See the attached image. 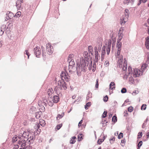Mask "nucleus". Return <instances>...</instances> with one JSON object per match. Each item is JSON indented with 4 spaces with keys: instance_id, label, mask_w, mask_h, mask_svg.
Returning <instances> with one entry per match:
<instances>
[{
    "instance_id": "obj_29",
    "label": "nucleus",
    "mask_w": 149,
    "mask_h": 149,
    "mask_svg": "<svg viewBox=\"0 0 149 149\" xmlns=\"http://www.w3.org/2000/svg\"><path fill=\"white\" fill-rule=\"evenodd\" d=\"M42 112L41 111L37 112L35 114L36 117L38 119L40 118V117Z\"/></svg>"
},
{
    "instance_id": "obj_55",
    "label": "nucleus",
    "mask_w": 149,
    "mask_h": 149,
    "mask_svg": "<svg viewBox=\"0 0 149 149\" xmlns=\"http://www.w3.org/2000/svg\"><path fill=\"white\" fill-rule=\"evenodd\" d=\"M24 54H26L28 56V58H29V54L28 51V50H26L25 51V52H24Z\"/></svg>"
},
{
    "instance_id": "obj_30",
    "label": "nucleus",
    "mask_w": 149,
    "mask_h": 149,
    "mask_svg": "<svg viewBox=\"0 0 149 149\" xmlns=\"http://www.w3.org/2000/svg\"><path fill=\"white\" fill-rule=\"evenodd\" d=\"M42 102V103L43 106L44 105L45 106H46L48 104L47 100L46 99H43Z\"/></svg>"
},
{
    "instance_id": "obj_40",
    "label": "nucleus",
    "mask_w": 149,
    "mask_h": 149,
    "mask_svg": "<svg viewBox=\"0 0 149 149\" xmlns=\"http://www.w3.org/2000/svg\"><path fill=\"white\" fill-rule=\"evenodd\" d=\"M131 0H125L123 2L124 4H127L128 5L129 3L130 2Z\"/></svg>"
},
{
    "instance_id": "obj_4",
    "label": "nucleus",
    "mask_w": 149,
    "mask_h": 149,
    "mask_svg": "<svg viewBox=\"0 0 149 149\" xmlns=\"http://www.w3.org/2000/svg\"><path fill=\"white\" fill-rule=\"evenodd\" d=\"M60 76L61 78V79L64 81L65 79L66 81H68L70 79V77L68 73L67 72H62Z\"/></svg>"
},
{
    "instance_id": "obj_48",
    "label": "nucleus",
    "mask_w": 149,
    "mask_h": 149,
    "mask_svg": "<svg viewBox=\"0 0 149 149\" xmlns=\"http://www.w3.org/2000/svg\"><path fill=\"white\" fill-rule=\"evenodd\" d=\"M7 15H8V17H10L11 18L14 16V15L13 13H12L10 12L8 14H7Z\"/></svg>"
},
{
    "instance_id": "obj_53",
    "label": "nucleus",
    "mask_w": 149,
    "mask_h": 149,
    "mask_svg": "<svg viewBox=\"0 0 149 149\" xmlns=\"http://www.w3.org/2000/svg\"><path fill=\"white\" fill-rule=\"evenodd\" d=\"M62 124H60L59 125H57L56 127V128L57 129V130H59L62 127Z\"/></svg>"
},
{
    "instance_id": "obj_24",
    "label": "nucleus",
    "mask_w": 149,
    "mask_h": 149,
    "mask_svg": "<svg viewBox=\"0 0 149 149\" xmlns=\"http://www.w3.org/2000/svg\"><path fill=\"white\" fill-rule=\"evenodd\" d=\"M121 50H117V58H122L123 57V56L122 55L120 54Z\"/></svg>"
},
{
    "instance_id": "obj_11",
    "label": "nucleus",
    "mask_w": 149,
    "mask_h": 149,
    "mask_svg": "<svg viewBox=\"0 0 149 149\" xmlns=\"http://www.w3.org/2000/svg\"><path fill=\"white\" fill-rule=\"evenodd\" d=\"M111 42L110 40L108 41L107 43V46L106 48V50L107 51V54L109 55V54L111 48Z\"/></svg>"
},
{
    "instance_id": "obj_62",
    "label": "nucleus",
    "mask_w": 149,
    "mask_h": 149,
    "mask_svg": "<svg viewBox=\"0 0 149 149\" xmlns=\"http://www.w3.org/2000/svg\"><path fill=\"white\" fill-rule=\"evenodd\" d=\"M93 47L91 46H89L88 47V51L93 50Z\"/></svg>"
},
{
    "instance_id": "obj_47",
    "label": "nucleus",
    "mask_w": 149,
    "mask_h": 149,
    "mask_svg": "<svg viewBox=\"0 0 149 149\" xmlns=\"http://www.w3.org/2000/svg\"><path fill=\"white\" fill-rule=\"evenodd\" d=\"M127 91V90L126 88H123L122 90H121V93H126Z\"/></svg>"
},
{
    "instance_id": "obj_25",
    "label": "nucleus",
    "mask_w": 149,
    "mask_h": 149,
    "mask_svg": "<svg viewBox=\"0 0 149 149\" xmlns=\"http://www.w3.org/2000/svg\"><path fill=\"white\" fill-rule=\"evenodd\" d=\"M59 87L58 86H56L54 88V91L57 94L58 93H60V90L61 89H60V88H59Z\"/></svg>"
},
{
    "instance_id": "obj_46",
    "label": "nucleus",
    "mask_w": 149,
    "mask_h": 149,
    "mask_svg": "<svg viewBox=\"0 0 149 149\" xmlns=\"http://www.w3.org/2000/svg\"><path fill=\"white\" fill-rule=\"evenodd\" d=\"M146 108V104H143L141 107V109L142 110H145Z\"/></svg>"
},
{
    "instance_id": "obj_14",
    "label": "nucleus",
    "mask_w": 149,
    "mask_h": 149,
    "mask_svg": "<svg viewBox=\"0 0 149 149\" xmlns=\"http://www.w3.org/2000/svg\"><path fill=\"white\" fill-rule=\"evenodd\" d=\"M102 53L101 54V60H103L104 57V55L105 54V47L104 46L102 47Z\"/></svg>"
},
{
    "instance_id": "obj_22",
    "label": "nucleus",
    "mask_w": 149,
    "mask_h": 149,
    "mask_svg": "<svg viewBox=\"0 0 149 149\" xmlns=\"http://www.w3.org/2000/svg\"><path fill=\"white\" fill-rule=\"evenodd\" d=\"M122 46V43L121 42H120L119 41L118 42V41H117L116 44V47L117 48V50H121V48Z\"/></svg>"
},
{
    "instance_id": "obj_34",
    "label": "nucleus",
    "mask_w": 149,
    "mask_h": 149,
    "mask_svg": "<svg viewBox=\"0 0 149 149\" xmlns=\"http://www.w3.org/2000/svg\"><path fill=\"white\" fill-rule=\"evenodd\" d=\"M62 88H63L65 90L67 88L65 83L64 81L62 82Z\"/></svg>"
},
{
    "instance_id": "obj_12",
    "label": "nucleus",
    "mask_w": 149,
    "mask_h": 149,
    "mask_svg": "<svg viewBox=\"0 0 149 149\" xmlns=\"http://www.w3.org/2000/svg\"><path fill=\"white\" fill-rule=\"evenodd\" d=\"M84 59L85 61V62H87V64L88 65V64L89 62L88 61V54L87 52L85 51L84 52Z\"/></svg>"
},
{
    "instance_id": "obj_13",
    "label": "nucleus",
    "mask_w": 149,
    "mask_h": 149,
    "mask_svg": "<svg viewBox=\"0 0 149 149\" xmlns=\"http://www.w3.org/2000/svg\"><path fill=\"white\" fill-rule=\"evenodd\" d=\"M22 1L20 0H18L16 2V6L17 9L19 10L21 8Z\"/></svg>"
},
{
    "instance_id": "obj_56",
    "label": "nucleus",
    "mask_w": 149,
    "mask_h": 149,
    "mask_svg": "<svg viewBox=\"0 0 149 149\" xmlns=\"http://www.w3.org/2000/svg\"><path fill=\"white\" fill-rule=\"evenodd\" d=\"M25 140H24L23 139H22V140H19L18 141V143L20 145H21V144L22 143L23 141H24Z\"/></svg>"
},
{
    "instance_id": "obj_10",
    "label": "nucleus",
    "mask_w": 149,
    "mask_h": 149,
    "mask_svg": "<svg viewBox=\"0 0 149 149\" xmlns=\"http://www.w3.org/2000/svg\"><path fill=\"white\" fill-rule=\"evenodd\" d=\"M97 50L95 49V59L93 61L97 63L99 60L100 59V56H98V52L97 51Z\"/></svg>"
},
{
    "instance_id": "obj_28",
    "label": "nucleus",
    "mask_w": 149,
    "mask_h": 149,
    "mask_svg": "<svg viewBox=\"0 0 149 149\" xmlns=\"http://www.w3.org/2000/svg\"><path fill=\"white\" fill-rule=\"evenodd\" d=\"M76 137L75 136H73L72 137V139L70 141V144H74L76 141Z\"/></svg>"
},
{
    "instance_id": "obj_41",
    "label": "nucleus",
    "mask_w": 149,
    "mask_h": 149,
    "mask_svg": "<svg viewBox=\"0 0 149 149\" xmlns=\"http://www.w3.org/2000/svg\"><path fill=\"white\" fill-rule=\"evenodd\" d=\"M21 15V13L20 11L18 12L15 14V16L17 17H19Z\"/></svg>"
},
{
    "instance_id": "obj_1",
    "label": "nucleus",
    "mask_w": 149,
    "mask_h": 149,
    "mask_svg": "<svg viewBox=\"0 0 149 149\" xmlns=\"http://www.w3.org/2000/svg\"><path fill=\"white\" fill-rule=\"evenodd\" d=\"M88 66L87 62H85L83 58H81L80 60H78L77 63L76 70L77 75L79 76L81 74L82 71H85L86 67Z\"/></svg>"
},
{
    "instance_id": "obj_45",
    "label": "nucleus",
    "mask_w": 149,
    "mask_h": 149,
    "mask_svg": "<svg viewBox=\"0 0 149 149\" xmlns=\"http://www.w3.org/2000/svg\"><path fill=\"white\" fill-rule=\"evenodd\" d=\"M95 66H96V62L93 61V69H92V71H94L95 69Z\"/></svg>"
},
{
    "instance_id": "obj_52",
    "label": "nucleus",
    "mask_w": 149,
    "mask_h": 149,
    "mask_svg": "<svg viewBox=\"0 0 149 149\" xmlns=\"http://www.w3.org/2000/svg\"><path fill=\"white\" fill-rule=\"evenodd\" d=\"M122 37L123 35L122 34H120L119 36V38H118L117 41H118V42H120L122 39Z\"/></svg>"
},
{
    "instance_id": "obj_26",
    "label": "nucleus",
    "mask_w": 149,
    "mask_h": 149,
    "mask_svg": "<svg viewBox=\"0 0 149 149\" xmlns=\"http://www.w3.org/2000/svg\"><path fill=\"white\" fill-rule=\"evenodd\" d=\"M64 112H63L61 114H58L57 115V116L56 117L57 120H58L60 119L61 118L64 116Z\"/></svg>"
},
{
    "instance_id": "obj_36",
    "label": "nucleus",
    "mask_w": 149,
    "mask_h": 149,
    "mask_svg": "<svg viewBox=\"0 0 149 149\" xmlns=\"http://www.w3.org/2000/svg\"><path fill=\"white\" fill-rule=\"evenodd\" d=\"M112 121L114 123L116 122L117 121V118L116 116H114L112 118Z\"/></svg>"
},
{
    "instance_id": "obj_58",
    "label": "nucleus",
    "mask_w": 149,
    "mask_h": 149,
    "mask_svg": "<svg viewBox=\"0 0 149 149\" xmlns=\"http://www.w3.org/2000/svg\"><path fill=\"white\" fill-rule=\"evenodd\" d=\"M115 140V139L114 137L112 138L110 140V141L111 143H113V141H114Z\"/></svg>"
},
{
    "instance_id": "obj_39",
    "label": "nucleus",
    "mask_w": 149,
    "mask_h": 149,
    "mask_svg": "<svg viewBox=\"0 0 149 149\" xmlns=\"http://www.w3.org/2000/svg\"><path fill=\"white\" fill-rule=\"evenodd\" d=\"M142 141H140L139 142L138 145V148L137 149H139L141 146H142Z\"/></svg>"
},
{
    "instance_id": "obj_64",
    "label": "nucleus",
    "mask_w": 149,
    "mask_h": 149,
    "mask_svg": "<svg viewBox=\"0 0 149 149\" xmlns=\"http://www.w3.org/2000/svg\"><path fill=\"white\" fill-rule=\"evenodd\" d=\"M88 52L89 54H91L92 55L93 54V50H91L88 51Z\"/></svg>"
},
{
    "instance_id": "obj_35",
    "label": "nucleus",
    "mask_w": 149,
    "mask_h": 149,
    "mask_svg": "<svg viewBox=\"0 0 149 149\" xmlns=\"http://www.w3.org/2000/svg\"><path fill=\"white\" fill-rule=\"evenodd\" d=\"M82 134H80L79 135L78 137V141H80L82 139Z\"/></svg>"
},
{
    "instance_id": "obj_32",
    "label": "nucleus",
    "mask_w": 149,
    "mask_h": 149,
    "mask_svg": "<svg viewBox=\"0 0 149 149\" xmlns=\"http://www.w3.org/2000/svg\"><path fill=\"white\" fill-rule=\"evenodd\" d=\"M74 57L73 54H70L69 56L68 57V61H71V60H74L72 59L73 57Z\"/></svg>"
},
{
    "instance_id": "obj_43",
    "label": "nucleus",
    "mask_w": 149,
    "mask_h": 149,
    "mask_svg": "<svg viewBox=\"0 0 149 149\" xmlns=\"http://www.w3.org/2000/svg\"><path fill=\"white\" fill-rule=\"evenodd\" d=\"M107 111H104L102 115V117L103 118H105L107 116Z\"/></svg>"
},
{
    "instance_id": "obj_37",
    "label": "nucleus",
    "mask_w": 149,
    "mask_h": 149,
    "mask_svg": "<svg viewBox=\"0 0 149 149\" xmlns=\"http://www.w3.org/2000/svg\"><path fill=\"white\" fill-rule=\"evenodd\" d=\"M18 139V137H17V136H14L13 138L12 141L13 142H15L17 141Z\"/></svg>"
},
{
    "instance_id": "obj_9",
    "label": "nucleus",
    "mask_w": 149,
    "mask_h": 149,
    "mask_svg": "<svg viewBox=\"0 0 149 149\" xmlns=\"http://www.w3.org/2000/svg\"><path fill=\"white\" fill-rule=\"evenodd\" d=\"M34 54L36 55V56L37 57H39L38 56L40 55L41 51L39 47H37L34 49Z\"/></svg>"
},
{
    "instance_id": "obj_15",
    "label": "nucleus",
    "mask_w": 149,
    "mask_h": 149,
    "mask_svg": "<svg viewBox=\"0 0 149 149\" xmlns=\"http://www.w3.org/2000/svg\"><path fill=\"white\" fill-rule=\"evenodd\" d=\"M27 138V141L28 142L29 144L33 143L34 137L33 136H31H31H30V137H29Z\"/></svg>"
},
{
    "instance_id": "obj_16",
    "label": "nucleus",
    "mask_w": 149,
    "mask_h": 149,
    "mask_svg": "<svg viewBox=\"0 0 149 149\" xmlns=\"http://www.w3.org/2000/svg\"><path fill=\"white\" fill-rule=\"evenodd\" d=\"M109 89L110 92H111L110 91V89L111 90H114L115 89V84L113 82H111V83L109 84Z\"/></svg>"
},
{
    "instance_id": "obj_50",
    "label": "nucleus",
    "mask_w": 149,
    "mask_h": 149,
    "mask_svg": "<svg viewBox=\"0 0 149 149\" xmlns=\"http://www.w3.org/2000/svg\"><path fill=\"white\" fill-rule=\"evenodd\" d=\"M6 26L4 24L2 25L1 28V29L4 31L5 30Z\"/></svg>"
},
{
    "instance_id": "obj_63",
    "label": "nucleus",
    "mask_w": 149,
    "mask_h": 149,
    "mask_svg": "<svg viewBox=\"0 0 149 149\" xmlns=\"http://www.w3.org/2000/svg\"><path fill=\"white\" fill-rule=\"evenodd\" d=\"M4 31L2 30H0V36H1L3 34Z\"/></svg>"
},
{
    "instance_id": "obj_8",
    "label": "nucleus",
    "mask_w": 149,
    "mask_h": 149,
    "mask_svg": "<svg viewBox=\"0 0 149 149\" xmlns=\"http://www.w3.org/2000/svg\"><path fill=\"white\" fill-rule=\"evenodd\" d=\"M142 72L137 69H134L133 72L134 76L135 77H139L141 75H142Z\"/></svg>"
},
{
    "instance_id": "obj_33",
    "label": "nucleus",
    "mask_w": 149,
    "mask_h": 149,
    "mask_svg": "<svg viewBox=\"0 0 149 149\" xmlns=\"http://www.w3.org/2000/svg\"><path fill=\"white\" fill-rule=\"evenodd\" d=\"M39 123L42 126H44L45 124V121L42 120H41L40 121Z\"/></svg>"
},
{
    "instance_id": "obj_2",
    "label": "nucleus",
    "mask_w": 149,
    "mask_h": 149,
    "mask_svg": "<svg viewBox=\"0 0 149 149\" xmlns=\"http://www.w3.org/2000/svg\"><path fill=\"white\" fill-rule=\"evenodd\" d=\"M125 17L123 16L121 17L120 19V23L121 24H124L127 21L129 14V10L127 9H125Z\"/></svg>"
},
{
    "instance_id": "obj_20",
    "label": "nucleus",
    "mask_w": 149,
    "mask_h": 149,
    "mask_svg": "<svg viewBox=\"0 0 149 149\" xmlns=\"http://www.w3.org/2000/svg\"><path fill=\"white\" fill-rule=\"evenodd\" d=\"M59 97L58 96H54L53 97V102L55 103L57 102L59 100Z\"/></svg>"
},
{
    "instance_id": "obj_60",
    "label": "nucleus",
    "mask_w": 149,
    "mask_h": 149,
    "mask_svg": "<svg viewBox=\"0 0 149 149\" xmlns=\"http://www.w3.org/2000/svg\"><path fill=\"white\" fill-rule=\"evenodd\" d=\"M103 141V140L102 141V139H100L98 140L97 141V143L98 144H100L101 143L102 141Z\"/></svg>"
},
{
    "instance_id": "obj_61",
    "label": "nucleus",
    "mask_w": 149,
    "mask_h": 149,
    "mask_svg": "<svg viewBox=\"0 0 149 149\" xmlns=\"http://www.w3.org/2000/svg\"><path fill=\"white\" fill-rule=\"evenodd\" d=\"M90 64L89 65V70H91V67L90 68V67H91V66H92V61L91 60H90Z\"/></svg>"
},
{
    "instance_id": "obj_23",
    "label": "nucleus",
    "mask_w": 149,
    "mask_h": 149,
    "mask_svg": "<svg viewBox=\"0 0 149 149\" xmlns=\"http://www.w3.org/2000/svg\"><path fill=\"white\" fill-rule=\"evenodd\" d=\"M21 148L23 149H25L26 148L27 146H26L25 140L23 141L22 143L21 144Z\"/></svg>"
},
{
    "instance_id": "obj_27",
    "label": "nucleus",
    "mask_w": 149,
    "mask_h": 149,
    "mask_svg": "<svg viewBox=\"0 0 149 149\" xmlns=\"http://www.w3.org/2000/svg\"><path fill=\"white\" fill-rule=\"evenodd\" d=\"M63 82V81L62 80H59L58 81L57 86L59 87V88H60V89H62V82Z\"/></svg>"
},
{
    "instance_id": "obj_51",
    "label": "nucleus",
    "mask_w": 149,
    "mask_h": 149,
    "mask_svg": "<svg viewBox=\"0 0 149 149\" xmlns=\"http://www.w3.org/2000/svg\"><path fill=\"white\" fill-rule=\"evenodd\" d=\"M123 134L122 133H120L119 134L118 136V139H120L121 138L123 137Z\"/></svg>"
},
{
    "instance_id": "obj_7",
    "label": "nucleus",
    "mask_w": 149,
    "mask_h": 149,
    "mask_svg": "<svg viewBox=\"0 0 149 149\" xmlns=\"http://www.w3.org/2000/svg\"><path fill=\"white\" fill-rule=\"evenodd\" d=\"M29 135V132H24L22 134H19L18 136V138L19 140H22L25 138L27 139Z\"/></svg>"
},
{
    "instance_id": "obj_21",
    "label": "nucleus",
    "mask_w": 149,
    "mask_h": 149,
    "mask_svg": "<svg viewBox=\"0 0 149 149\" xmlns=\"http://www.w3.org/2000/svg\"><path fill=\"white\" fill-rule=\"evenodd\" d=\"M54 93V91L52 88H50L48 90L47 93L49 97L51 96Z\"/></svg>"
},
{
    "instance_id": "obj_18",
    "label": "nucleus",
    "mask_w": 149,
    "mask_h": 149,
    "mask_svg": "<svg viewBox=\"0 0 149 149\" xmlns=\"http://www.w3.org/2000/svg\"><path fill=\"white\" fill-rule=\"evenodd\" d=\"M145 46L147 49H149V37H148L146 38Z\"/></svg>"
},
{
    "instance_id": "obj_38",
    "label": "nucleus",
    "mask_w": 149,
    "mask_h": 149,
    "mask_svg": "<svg viewBox=\"0 0 149 149\" xmlns=\"http://www.w3.org/2000/svg\"><path fill=\"white\" fill-rule=\"evenodd\" d=\"M128 71L129 74H131L133 72L132 68L130 67H129L128 68Z\"/></svg>"
},
{
    "instance_id": "obj_5",
    "label": "nucleus",
    "mask_w": 149,
    "mask_h": 149,
    "mask_svg": "<svg viewBox=\"0 0 149 149\" xmlns=\"http://www.w3.org/2000/svg\"><path fill=\"white\" fill-rule=\"evenodd\" d=\"M68 62L69 63L68 70H69V73L71 74L74 72V71L72 70V68L75 65V63L74 60H72L69 61Z\"/></svg>"
},
{
    "instance_id": "obj_42",
    "label": "nucleus",
    "mask_w": 149,
    "mask_h": 149,
    "mask_svg": "<svg viewBox=\"0 0 149 149\" xmlns=\"http://www.w3.org/2000/svg\"><path fill=\"white\" fill-rule=\"evenodd\" d=\"M148 120V119L147 118L146 120L144 121V122L143 123L142 125V128H145L146 127V122Z\"/></svg>"
},
{
    "instance_id": "obj_17",
    "label": "nucleus",
    "mask_w": 149,
    "mask_h": 149,
    "mask_svg": "<svg viewBox=\"0 0 149 149\" xmlns=\"http://www.w3.org/2000/svg\"><path fill=\"white\" fill-rule=\"evenodd\" d=\"M118 65L119 68H121L122 67V64H123V57L122 58H118Z\"/></svg>"
},
{
    "instance_id": "obj_49",
    "label": "nucleus",
    "mask_w": 149,
    "mask_h": 149,
    "mask_svg": "<svg viewBox=\"0 0 149 149\" xmlns=\"http://www.w3.org/2000/svg\"><path fill=\"white\" fill-rule=\"evenodd\" d=\"M142 136V132H139L138 135V139H139L141 138Z\"/></svg>"
},
{
    "instance_id": "obj_44",
    "label": "nucleus",
    "mask_w": 149,
    "mask_h": 149,
    "mask_svg": "<svg viewBox=\"0 0 149 149\" xmlns=\"http://www.w3.org/2000/svg\"><path fill=\"white\" fill-rule=\"evenodd\" d=\"M133 110V108L132 107H130L128 108V111L129 112H132Z\"/></svg>"
},
{
    "instance_id": "obj_19",
    "label": "nucleus",
    "mask_w": 149,
    "mask_h": 149,
    "mask_svg": "<svg viewBox=\"0 0 149 149\" xmlns=\"http://www.w3.org/2000/svg\"><path fill=\"white\" fill-rule=\"evenodd\" d=\"M127 64L126 60L125 58L124 59L123 63V70H125L127 69Z\"/></svg>"
},
{
    "instance_id": "obj_31",
    "label": "nucleus",
    "mask_w": 149,
    "mask_h": 149,
    "mask_svg": "<svg viewBox=\"0 0 149 149\" xmlns=\"http://www.w3.org/2000/svg\"><path fill=\"white\" fill-rule=\"evenodd\" d=\"M147 65L146 64H143L141 67V70L143 71V70L147 68Z\"/></svg>"
},
{
    "instance_id": "obj_3",
    "label": "nucleus",
    "mask_w": 149,
    "mask_h": 149,
    "mask_svg": "<svg viewBox=\"0 0 149 149\" xmlns=\"http://www.w3.org/2000/svg\"><path fill=\"white\" fill-rule=\"evenodd\" d=\"M102 39H100L97 40L95 46L94 48V51L95 49H96L98 52H100L102 46Z\"/></svg>"
},
{
    "instance_id": "obj_54",
    "label": "nucleus",
    "mask_w": 149,
    "mask_h": 149,
    "mask_svg": "<svg viewBox=\"0 0 149 149\" xmlns=\"http://www.w3.org/2000/svg\"><path fill=\"white\" fill-rule=\"evenodd\" d=\"M109 65V63L108 61H106L104 63V65L106 67H108Z\"/></svg>"
},
{
    "instance_id": "obj_57",
    "label": "nucleus",
    "mask_w": 149,
    "mask_h": 149,
    "mask_svg": "<svg viewBox=\"0 0 149 149\" xmlns=\"http://www.w3.org/2000/svg\"><path fill=\"white\" fill-rule=\"evenodd\" d=\"M98 79H97L96 80V84L95 85V87L96 88H98Z\"/></svg>"
},
{
    "instance_id": "obj_6",
    "label": "nucleus",
    "mask_w": 149,
    "mask_h": 149,
    "mask_svg": "<svg viewBox=\"0 0 149 149\" xmlns=\"http://www.w3.org/2000/svg\"><path fill=\"white\" fill-rule=\"evenodd\" d=\"M53 47L49 43L46 44V50L48 54L49 55L51 54L53 52Z\"/></svg>"
},
{
    "instance_id": "obj_59",
    "label": "nucleus",
    "mask_w": 149,
    "mask_h": 149,
    "mask_svg": "<svg viewBox=\"0 0 149 149\" xmlns=\"http://www.w3.org/2000/svg\"><path fill=\"white\" fill-rule=\"evenodd\" d=\"M108 97L107 95H106L104 98V102H107L108 100Z\"/></svg>"
}]
</instances>
